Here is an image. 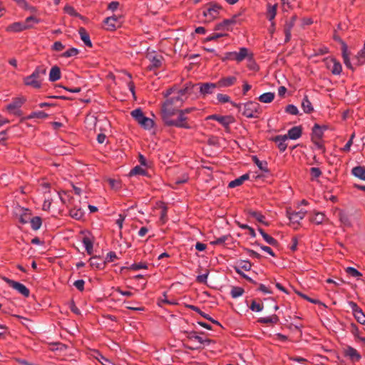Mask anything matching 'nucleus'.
Returning a JSON list of instances; mask_svg holds the SVG:
<instances>
[{
    "label": "nucleus",
    "instance_id": "1",
    "mask_svg": "<svg viewBox=\"0 0 365 365\" xmlns=\"http://www.w3.org/2000/svg\"><path fill=\"white\" fill-rule=\"evenodd\" d=\"M195 85L191 82L187 83L185 87L180 89L171 88L164 93L166 101L162 107L163 118H171L177 113L179 108L183 105L188 96L192 93Z\"/></svg>",
    "mask_w": 365,
    "mask_h": 365
},
{
    "label": "nucleus",
    "instance_id": "2",
    "mask_svg": "<svg viewBox=\"0 0 365 365\" xmlns=\"http://www.w3.org/2000/svg\"><path fill=\"white\" fill-rule=\"evenodd\" d=\"M46 74V67L43 66H37L31 75L24 78V83L27 86L34 88H40Z\"/></svg>",
    "mask_w": 365,
    "mask_h": 365
},
{
    "label": "nucleus",
    "instance_id": "3",
    "mask_svg": "<svg viewBox=\"0 0 365 365\" xmlns=\"http://www.w3.org/2000/svg\"><path fill=\"white\" fill-rule=\"evenodd\" d=\"M246 58H247L248 60H251L252 58V53L247 48L242 47L240 48V51L238 52H227L222 60L236 61L237 62L239 63Z\"/></svg>",
    "mask_w": 365,
    "mask_h": 365
},
{
    "label": "nucleus",
    "instance_id": "4",
    "mask_svg": "<svg viewBox=\"0 0 365 365\" xmlns=\"http://www.w3.org/2000/svg\"><path fill=\"white\" fill-rule=\"evenodd\" d=\"M186 334L187 344L185 346L191 350L197 349L200 348V345L204 344H209L210 342V340L203 339L202 337L197 335L194 331L187 332Z\"/></svg>",
    "mask_w": 365,
    "mask_h": 365
},
{
    "label": "nucleus",
    "instance_id": "5",
    "mask_svg": "<svg viewBox=\"0 0 365 365\" xmlns=\"http://www.w3.org/2000/svg\"><path fill=\"white\" fill-rule=\"evenodd\" d=\"M130 114L138 123L144 129L149 130L153 127V120L151 118L145 116L140 108L133 110Z\"/></svg>",
    "mask_w": 365,
    "mask_h": 365
},
{
    "label": "nucleus",
    "instance_id": "6",
    "mask_svg": "<svg viewBox=\"0 0 365 365\" xmlns=\"http://www.w3.org/2000/svg\"><path fill=\"white\" fill-rule=\"evenodd\" d=\"M242 114L247 118H257L259 114V105L257 103L250 101L244 104Z\"/></svg>",
    "mask_w": 365,
    "mask_h": 365
},
{
    "label": "nucleus",
    "instance_id": "7",
    "mask_svg": "<svg viewBox=\"0 0 365 365\" xmlns=\"http://www.w3.org/2000/svg\"><path fill=\"white\" fill-rule=\"evenodd\" d=\"M222 7L216 4H210L207 8L203 11V16L206 22H211L217 19L220 14Z\"/></svg>",
    "mask_w": 365,
    "mask_h": 365
},
{
    "label": "nucleus",
    "instance_id": "8",
    "mask_svg": "<svg viewBox=\"0 0 365 365\" xmlns=\"http://www.w3.org/2000/svg\"><path fill=\"white\" fill-rule=\"evenodd\" d=\"M177 113H178V118L177 120H173L170 118H163L165 123L168 125H174L178 128H190V125L186 122L187 118L185 116L183 113L179 110Z\"/></svg>",
    "mask_w": 365,
    "mask_h": 365
},
{
    "label": "nucleus",
    "instance_id": "9",
    "mask_svg": "<svg viewBox=\"0 0 365 365\" xmlns=\"http://www.w3.org/2000/svg\"><path fill=\"white\" fill-rule=\"evenodd\" d=\"M3 280L6 282L11 287L16 290L18 292L21 294L24 297H28L29 295V289L24 285L23 284L14 281L12 279H10L6 277H4Z\"/></svg>",
    "mask_w": 365,
    "mask_h": 365
},
{
    "label": "nucleus",
    "instance_id": "10",
    "mask_svg": "<svg viewBox=\"0 0 365 365\" xmlns=\"http://www.w3.org/2000/svg\"><path fill=\"white\" fill-rule=\"evenodd\" d=\"M327 68L334 75H339L342 71L341 63L335 58H327L325 60Z\"/></svg>",
    "mask_w": 365,
    "mask_h": 365
},
{
    "label": "nucleus",
    "instance_id": "11",
    "mask_svg": "<svg viewBox=\"0 0 365 365\" xmlns=\"http://www.w3.org/2000/svg\"><path fill=\"white\" fill-rule=\"evenodd\" d=\"M206 120H215L219 122L222 126L227 128L233 123V118L229 115H210Z\"/></svg>",
    "mask_w": 365,
    "mask_h": 365
},
{
    "label": "nucleus",
    "instance_id": "12",
    "mask_svg": "<svg viewBox=\"0 0 365 365\" xmlns=\"http://www.w3.org/2000/svg\"><path fill=\"white\" fill-rule=\"evenodd\" d=\"M148 59L150 62L149 66V68H158L161 66L163 62V56L161 55L157 54L155 53H150L147 56Z\"/></svg>",
    "mask_w": 365,
    "mask_h": 365
},
{
    "label": "nucleus",
    "instance_id": "13",
    "mask_svg": "<svg viewBox=\"0 0 365 365\" xmlns=\"http://www.w3.org/2000/svg\"><path fill=\"white\" fill-rule=\"evenodd\" d=\"M194 85L195 87H199L200 93L202 96L212 94L215 89L218 86L217 83H198Z\"/></svg>",
    "mask_w": 365,
    "mask_h": 365
},
{
    "label": "nucleus",
    "instance_id": "14",
    "mask_svg": "<svg viewBox=\"0 0 365 365\" xmlns=\"http://www.w3.org/2000/svg\"><path fill=\"white\" fill-rule=\"evenodd\" d=\"M237 24V17L234 16L229 19H225L222 22L215 26V30H222L228 31L232 30L234 25Z\"/></svg>",
    "mask_w": 365,
    "mask_h": 365
},
{
    "label": "nucleus",
    "instance_id": "15",
    "mask_svg": "<svg viewBox=\"0 0 365 365\" xmlns=\"http://www.w3.org/2000/svg\"><path fill=\"white\" fill-rule=\"evenodd\" d=\"M307 211L300 210L299 212H287V217L290 222L294 226L298 225L299 222L305 217Z\"/></svg>",
    "mask_w": 365,
    "mask_h": 365
},
{
    "label": "nucleus",
    "instance_id": "16",
    "mask_svg": "<svg viewBox=\"0 0 365 365\" xmlns=\"http://www.w3.org/2000/svg\"><path fill=\"white\" fill-rule=\"evenodd\" d=\"M121 16L113 15L110 17H107L104 20L105 24L107 26L108 30H115L117 26L121 24Z\"/></svg>",
    "mask_w": 365,
    "mask_h": 365
},
{
    "label": "nucleus",
    "instance_id": "17",
    "mask_svg": "<svg viewBox=\"0 0 365 365\" xmlns=\"http://www.w3.org/2000/svg\"><path fill=\"white\" fill-rule=\"evenodd\" d=\"M24 101L25 99L22 97L16 98L11 103L6 106V110L10 113L16 114Z\"/></svg>",
    "mask_w": 365,
    "mask_h": 365
},
{
    "label": "nucleus",
    "instance_id": "18",
    "mask_svg": "<svg viewBox=\"0 0 365 365\" xmlns=\"http://www.w3.org/2000/svg\"><path fill=\"white\" fill-rule=\"evenodd\" d=\"M326 130L325 127H321L318 124H315L312 128V141L320 140L323 137L324 131Z\"/></svg>",
    "mask_w": 365,
    "mask_h": 365
},
{
    "label": "nucleus",
    "instance_id": "19",
    "mask_svg": "<svg viewBox=\"0 0 365 365\" xmlns=\"http://www.w3.org/2000/svg\"><path fill=\"white\" fill-rule=\"evenodd\" d=\"M26 29H29V26L24 24V22H15L7 28V31L11 32H20Z\"/></svg>",
    "mask_w": 365,
    "mask_h": 365
},
{
    "label": "nucleus",
    "instance_id": "20",
    "mask_svg": "<svg viewBox=\"0 0 365 365\" xmlns=\"http://www.w3.org/2000/svg\"><path fill=\"white\" fill-rule=\"evenodd\" d=\"M286 135H287V139L297 140L302 135V128L299 126L292 127L288 130Z\"/></svg>",
    "mask_w": 365,
    "mask_h": 365
},
{
    "label": "nucleus",
    "instance_id": "21",
    "mask_svg": "<svg viewBox=\"0 0 365 365\" xmlns=\"http://www.w3.org/2000/svg\"><path fill=\"white\" fill-rule=\"evenodd\" d=\"M287 140V135H277L274 138V141L277 144V147L280 151L284 152L287 147L286 140Z\"/></svg>",
    "mask_w": 365,
    "mask_h": 365
},
{
    "label": "nucleus",
    "instance_id": "22",
    "mask_svg": "<svg viewBox=\"0 0 365 365\" xmlns=\"http://www.w3.org/2000/svg\"><path fill=\"white\" fill-rule=\"evenodd\" d=\"M336 210L339 211V218L341 224L344 227H350L351 225V222L349 215L343 210L338 209H336Z\"/></svg>",
    "mask_w": 365,
    "mask_h": 365
},
{
    "label": "nucleus",
    "instance_id": "23",
    "mask_svg": "<svg viewBox=\"0 0 365 365\" xmlns=\"http://www.w3.org/2000/svg\"><path fill=\"white\" fill-rule=\"evenodd\" d=\"M346 356H349L352 361H358L361 359V355L356 349L351 346H348L345 350Z\"/></svg>",
    "mask_w": 365,
    "mask_h": 365
},
{
    "label": "nucleus",
    "instance_id": "24",
    "mask_svg": "<svg viewBox=\"0 0 365 365\" xmlns=\"http://www.w3.org/2000/svg\"><path fill=\"white\" fill-rule=\"evenodd\" d=\"M78 33H79L81 39L83 41L84 44L86 46L92 47V43H91V41L90 39L89 34H88L86 30L84 28L81 27V28L79 29Z\"/></svg>",
    "mask_w": 365,
    "mask_h": 365
},
{
    "label": "nucleus",
    "instance_id": "25",
    "mask_svg": "<svg viewBox=\"0 0 365 365\" xmlns=\"http://www.w3.org/2000/svg\"><path fill=\"white\" fill-rule=\"evenodd\" d=\"M252 268V264L250 262L247 260H242L237 263V265L235 267L237 273L241 274V270L249 271Z\"/></svg>",
    "mask_w": 365,
    "mask_h": 365
},
{
    "label": "nucleus",
    "instance_id": "26",
    "mask_svg": "<svg viewBox=\"0 0 365 365\" xmlns=\"http://www.w3.org/2000/svg\"><path fill=\"white\" fill-rule=\"evenodd\" d=\"M236 80L235 76L222 78L217 82V85L219 87H229L233 85L236 82Z\"/></svg>",
    "mask_w": 365,
    "mask_h": 365
},
{
    "label": "nucleus",
    "instance_id": "27",
    "mask_svg": "<svg viewBox=\"0 0 365 365\" xmlns=\"http://www.w3.org/2000/svg\"><path fill=\"white\" fill-rule=\"evenodd\" d=\"M61 70L58 66H54L49 72V81L51 82L56 81L61 78Z\"/></svg>",
    "mask_w": 365,
    "mask_h": 365
},
{
    "label": "nucleus",
    "instance_id": "28",
    "mask_svg": "<svg viewBox=\"0 0 365 365\" xmlns=\"http://www.w3.org/2000/svg\"><path fill=\"white\" fill-rule=\"evenodd\" d=\"M351 173L356 178L365 181V167L356 166L352 168Z\"/></svg>",
    "mask_w": 365,
    "mask_h": 365
},
{
    "label": "nucleus",
    "instance_id": "29",
    "mask_svg": "<svg viewBox=\"0 0 365 365\" xmlns=\"http://www.w3.org/2000/svg\"><path fill=\"white\" fill-rule=\"evenodd\" d=\"M93 356L102 365H115L114 362L103 356L99 351H95Z\"/></svg>",
    "mask_w": 365,
    "mask_h": 365
},
{
    "label": "nucleus",
    "instance_id": "30",
    "mask_svg": "<svg viewBox=\"0 0 365 365\" xmlns=\"http://www.w3.org/2000/svg\"><path fill=\"white\" fill-rule=\"evenodd\" d=\"M274 98V93L272 92H267L260 95L258 98L259 101L264 103H271Z\"/></svg>",
    "mask_w": 365,
    "mask_h": 365
},
{
    "label": "nucleus",
    "instance_id": "31",
    "mask_svg": "<svg viewBox=\"0 0 365 365\" xmlns=\"http://www.w3.org/2000/svg\"><path fill=\"white\" fill-rule=\"evenodd\" d=\"M259 233L261 234L262 237L264 240V241L272 246H276L277 245V241L273 238L272 237L267 235L266 232H264L262 229H258Z\"/></svg>",
    "mask_w": 365,
    "mask_h": 365
},
{
    "label": "nucleus",
    "instance_id": "32",
    "mask_svg": "<svg viewBox=\"0 0 365 365\" xmlns=\"http://www.w3.org/2000/svg\"><path fill=\"white\" fill-rule=\"evenodd\" d=\"M249 178V175L248 174H245L242 176H240V178L231 181L230 183H229V187H235L237 186H239L240 185L242 184V182L247 180Z\"/></svg>",
    "mask_w": 365,
    "mask_h": 365
},
{
    "label": "nucleus",
    "instance_id": "33",
    "mask_svg": "<svg viewBox=\"0 0 365 365\" xmlns=\"http://www.w3.org/2000/svg\"><path fill=\"white\" fill-rule=\"evenodd\" d=\"M342 57L344 59V63L346 66L350 69H353V66L349 61V54L347 53V47L345 44L343 45L342 48Z\"/></svg>",
    "mask_w": 365,
    "mask_h": 365
},
{
    "label": "nucleus",
    "instance_id": "34",
    "mask_svg": "<svg viewBox=\"0 0 365 365\" xmlns=\"http://www.w3.org/2000/svg\"><path fill=\"white\" fill-rule=\"evenodd\" d=\"M325 219V215L322 212H314V216L311 218V221L317 225L322 224Z\"/></svg>",
    "mask_w": 365,
    "mask_h": 365
},
{
    "label": "nucleus",
    "instance_id": "35",
    "mask_svg": "<svg viewBox=\"0 0 365 365\" xmlns=\"http://www.w3.org/2000/svg\"><path fill=\"white\" fill-rule=\"evenodd\" d=\"M302 107L304 111L307 113H309L313 110V107L307 96H304L303 98L302 102Z\"/></svg>",
    "mask_w": 365,
    "mask_h": 365
},
{
    "label": "nucleus",
    "instance_id": "36",
    "mask_svg": "<svg viewBox=\"0 0 365 365\" xmlns=\"http://www.w3.org/2000/svg\"><path fill=\"white\" fill-rule=\"evenodd\" d=\"M253 160L257 167L263 172L268 173L267 163L266 161H260L256 156L253 157Z\"/></svg>",
    "mask_w": 365,
    "mask_h": 365
},
{
    "label": "nucleus",
    "instance_id": "37",
    "mask_svg": "<svg viewBox=\"0 0 365 365\" xmlns=\"http://www.w3.org/2000/svg\"><path fill=\"white\" fill-rule=\"evenodd\" d=\"M83 215H84V212L81 208H78V209L73 208L70 210V215L73 218L76 219V220H80L81 218H82Z\"/></svg>",
    "mask_w": 365,
    "mask_h": 365
},
{
    "label": "nucleus",
    "instance_id": "38",
    "mask_svg": "<svg viewBox=\"0 0 365 365\" xmlns=\"http://www.w3.org/2000/svg\"><path fill=\"white\" fill-rule=\"evenodd\" d=\"M90 265L93 268L100 269L103 265L101 260L96 256L92 257L89 259Z\"/></svg>",
    "mask_w": 365,
    "mask_h": 365
},
{
    "label": "nucleus",
    "instance_id": "39",
    "mask_svg": "<svg viewBox=\"0 0 365 365\" xmlns=\"http://www.w3.org/2000/svg\"><path fill=\"white\" fill-rule=\"evenodd\" d=\"M31 227L34 230H38L42 224L41 219L39 217H34L30 220Z\"/></svg>",
    "mask_w": 365,
    "mask_h": 365
},
{
    "label": "nucleus",
    "instance_id": "40",
    "mask_svg": "<svg viewBox=\"0 0 365 365\" xmlns=\"http://www.w3.org/2000/svg\"><path fill=\"white\" fill-rule=\"evenodd\" d=\"M83 243L84 247L88 255H91L93 252V242L88 237H84L83 239Z\"/></svg>",
    "mask_w": 365,
    "mask_h": 365
},
{
    "label": "nucleus",
    "instance_id": "41",
    "mask_svg": "<svg viewBox=\"0 0 365 365\" xmlns=\"http://www.w3.org/2000/svg\"><path fill=\"white\" fill-rule=\"evenodd\" d=\"M48 117V114L46 113L43 111L38 110L31 113L28 117V119H32V118H41L43 119Z\"/></svg>",
    "mask_w": 365,
    "mask_h": 365
},
{
    "label": "nucleus",
    "instance_id": "42",
    "mask_svg": "<svg viewBox=\"0 0 365 365\" xmlns=\"http://www.w3.org/2000/svg\"><path fill=\"white\" fill-rule=\"evenodd\" d=\"M188 307H189L190 309H192V310H193V311H195V312H196L199 313L201 316H202V317H205V319H207L210 320V321H211V322H212L213 323H215V324H219V323H218L217 321H215V320L212 319L211 317H210L207 314H205V313L202 312V311H201L198 307H195V306H194V305H189V306H188Z\"/></svg>",
    "mask_w": 365,
    "mask_h": 365
},
{
    "label": "nucleus",
    "instance_id": "43",
    "mask_svg": "<svg viewBox=\"0 0 365 365\" xmlns=\"http://www.w3.org/2000/svg\"><path fill=\"white\" fill-rule=\"evenodd\" d=\"M250 215L254 217L258 222L267 225L264 221L265 217L261 212L257 211H251L250 212Z\"/></svg>",
    "mask_w": 365,
    "mask_h": 365
},
{
    "label": "nucleus",
    "instance_id": "44",
    "mask_svg": "<svg viewBox=\"0 0 365 365\" xmlns=\"http://www.w3.org/2000/svg\"><path fill=\"white\" fill-rule=\"evenodd\" d=\"M250 309L255 312H259L263 309V304L259 302H257L256 301H252Z\"/></svg>",
    "mask_w": 365,
    "mask_h": 365
},
{
    "label": "nucleus",
    "instance_id": "45",
    "mask_svg": "<svg viewBox=\"0 0 365 365\" xmlns=\"http://www.w3.org/2000/svg\"><path fill=\"white\" fill-rule=\"evenodd\" d=\"M354 316L359 323L361 324H365V314L362 312L361 309L359 311H356V313H355Z\"/></svg>",
    "mask_w": 365,
    "mask_h": 365
},
{
    "label": "nucleus",
    "instance_id": "46",
    "mask_svg": "<svg viewBox=\"0 0 365 365\" xmlns=\"http://www.w3.org/2000/svg\"><path fill=\"white\" fill-rule=\"evenodd\" d=\"M145 174H146V171L140 166H135L130 172V175H145Z\"/></svg>",
    "mask_w": 365,
    "mask_h": 365
},
{
    "label": "nucleus",
    "instance_id": "47",
    "mask_svg": "<svg viewBox=\"0 0 365 365\" xmlns=\"http://www.w3.org/2000/svg\"><path fill=\"white\" fill-rule=\"evenodd\" d=\"M244 293V290L241 287H234L231 290V296L233 298H237L239 297H241Z\"/></svg>",
    "mask_w": 365,
    "mask_h": 365
},
{
    "label": "nucleus",
    "instance_id": "48",
    "mask_svg": "<svg viewBox=\"0 0 365 365\" xmlns=\"http://www.w3.org/2000/svg\"><path fill=\"white\" fill-rule=\"evenodd\" d=\"M78 53V50L77 48H69L68 50H67L66 51H65L62 54V56L66 57V58H69L71 56H75Z\"/></svg>",
    "mask_w": 365,
    "mask_h": 365
},
{
    "label": "nucleus",
    "instance_id": "49",
    "mask_svg": "<svg viewBox=\"0 0 365 365\" xmlns=\"http://www.w3.org/2000/svg\"><path fill=\"white\" fill-rule=\"evenodd\" d=\"M39 22V20L36 18L31 16L26 18V21H24V24H27L29 26V29L33 27L34 24H37Z\"/></svg>",
    "mask_w": 365,
    "mask_h": 365
},
{
    "label": "nucleus",
    "instance_id": "50",
    "mask_svg": "<svg viewBox=\"0 0 365 365\" xmlns=\"http://www.w3.org/2000/svg\"><path fill=\"white\" fill-rule=\"evenodd\" d=\"M276 16V6H269L267 11V18L269 21H272Z\"/></svg>",
    "mask_w": 365,
    "mask_h": 365
},
{
    "label": "nucleus",
    "instance_id": "51",
    "mask_svg": "<svg viewBox=\"0 0 365 365\" xmlns=\"http://www.w3.org/2000/svg\"><path fill=\"white\" fill-rule=\"evenodd\" d=\"M286 112L292 115H297L299 110L297 106L292 104H289L286 107Z\"/></svg>",
    "mask_w": 365,
    "mask_h": 365
},
{
    "label": "nucleus",
    "instance_id": "52",
    "mask_svg": "<svg viewBox=\"0 0 365 365\" xmlns=\"http://www.w3.org/2000/svg\"><path fill=\"white\" fill-rule=\"evenodd\" d=\"M217 101L221 103H225L230 101V98L227 95L219 93L217 95Z\"/></svg>",
    "mask_w": 365,
    "mask_h": 365
},
{
    "label": "nucleus",
    "instance_id": "53",
    "mask_svg": "<svg viewBox=\"0 0 365 365\" xmlns=\"http://www.w3.org/2000/svg\"><path fill=\"white\" fill-rule=\"evenodd\" d=\"M346 272L352 277L357 278L361 276V274L357 269L351 267L346 268Z\"/></svg>",
    "mask_w": 365,
    "mask_h": 365
},
{
    "label": "nucleus",
    "instance_id": "54",
    "mask_svg": "<svg viewBox=\"0 0 365 365\" xmlns=\"http://www.w3.org/2000/svg\"><path fill=\"white\" fill-rule=\"evenodd\" d=\"M148 266L145 263H134L130 265V269L133 270H138L140 269H147Z\"/></svg>",
    "mask_w": 365,
    "mask_h": 365
},
{
    "label": "nucleus",
    "instance_id": "55",
    "mask_svg": "<svg viewBox=\"0 0 365 365\" xmlns=\"http://www.w3.org/2000/svg\"><path fill=\"white\" fill-rule=\"evenodd\" d=\"M355 137V134L353 133L351 137H350V139L348 140V142L346 143V145H344V147L343 148L342 150L344 151V152H349L351 149V146L353 144V140Z\"/></svg>",
    "mask_w": 365,
    "mask_h": 365
},
{
    "label": "nucleus",
    "instance_id": "56",
    "mask_svg": "<svg viewBox=\"0 0 365 365\" xmlns=\"http://www.w3.org/2000/svg\"><path fill=\"white\" fill-rule=\"evenodd\" d=\"M350 331L356 338H359V330L355 324H351Z\"/></svg>",
    "mask_w": 365,
    "mask_h": 365
},
{
    "label": "nucleus",
    "instance_id": "57",
    "mask_svg": "<svg viewBox=\"0 0 365 365\" xmlns=\"http://www.w3.org/2000/svg\"><path fill=\"white\" fill-rule=\"evenodd\" d=\"M108 182L111 187V188L114 190H118L120 187V183L119 181L114 180V179H108Z\"/></svg>",
    "mask_w": 365,
    "mask_h": 365
},
{
    "label": "nucleus",
    "instance_id": "58",
    "mask_svg": "<svg viewBox=\"0 0 365 365\" xmlns=\"http://www.w3.org/2000/svg\"><path fill=\"white\" fill-rule=\"evenodd\" d=\"M85 282L83 279H78L74 282L73 285L79 291H83L84 289Z\"/></svg>",
    "mask_w": 365,
    "mask_h": 365
},
{
    "label": "nucleus",
    "instance_id": "59",
    "mask_svg": "<svg viewBox=\"0 0 365 365\" xmlns=\"http://www.w3.org/2000/svg\"><path fill=\"white\" fill-rule=\"evenodd\" d=\"M64 11H66V13H67L68 14H69L71 16H78V13L76 11L74 8L71 6H68V5L65 6Z\"/></svg>",
    "mask_w": 365,
    "mask_h": 365
},
{
    "label": "nucleus",
    "instance_id": "60",
    "mask_svg": "<svg viewBox=\"0 0 365 365\" xmlns=\"http://www.w3.org/2000/svg\"><path fill=\"white\" fill-rule=\"evenodd\" d=\"M310 173L313 178H317L322 175V172L318 168H312L310 169Z\"/></svg>",
    "mask_w": 365,
    "mask_h": 365
},
{
    "label": "nucleus",
    "instance_id": "61",
    "mask_svg": "<svg viewBox=\"0 0 365 365\" xmlns=\"http://www.w3.org/2000/svg\"><path fill=\"white\" fill-rule=\"evenodd\" d=\"M226 34H222V33H220V34H212V35H210L209 36H207L206 38H205V41H214V40H216L220 37H222L224 36H225Z\"/></svg>",
    "mask_w": 365,
    "mask_h": 365
},
{
    "label": "nucleus",
    "instance_id": "62",
    "mask_svg": "<svg viewBox=\"0 0 365 365\" xmlns=\"http://www.w3.org/2000/svg\"><path fill=\"white\" fill-rule=\"evenodd\" d=\"M166 217H167V208L165 206H162L161 207V212H160V221L163 223H165L166 221Z\"/></svg>",
    "mask_w": 365,
    "mask_h": 365
},
{
    "label": "nucleus",
    "instance_id": "63",
    "mask_svg": "<svg viewBox=\"0 0 365 365\" xmlns=\"http://www.w3.org/2000/svg\"><path fill=\"white\" fill-rule=\"evenodd\" d=\"M209 272H207L203 274L198 275L197 277V281L200 283H206Z\"/></svg>",
    "mask_w": 365,
    "mask_h": 365
},
{
    "label": "nucleus",
    "instance_id": "64",
    "mask_svg": "<svg viewBox=\"0 0 365 365\" xmlns=\"http://www.w3.org/2000/svg\"><path fill=\"white\" fill-rule=\"evenodd\" d=\"M53 49L56 51H61L64 48V46L60 41H56L52 46Z\"/></svg>",
    "mask_w": 365,
    "mask_h": 365
}]
</instances>
